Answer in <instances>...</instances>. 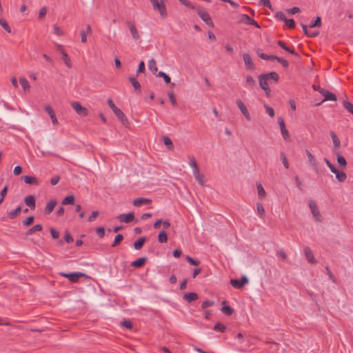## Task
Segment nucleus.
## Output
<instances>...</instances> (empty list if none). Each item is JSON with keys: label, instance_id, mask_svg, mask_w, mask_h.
<instances>
[{"label": "nucleus", "instance_id": "55", "mask_svg": "<svg viewBox=\"0 0 353 353\" xmlns=\"http://www.w3.org/2000/svg\"><path fill=\"white\" fill-rule=\"evenodd\" d=\"M168 97H169L172 104L174 106H176L177 105V101H176V99L175 98V95H174V92H169L168 93Z\"/></svg>", "mask_w": 353, "mask_h": 353}, {"label": "nucleus", "instance_id": "53", "mask_svg": "<svg viewBox=\"0 0 353 353\" xmlns=\"http://www.w3.org/2000/svg\"><path fill=\"white\" fill-rule=\"evenodd\" d=\"M285 23L286 26H288V27L290 29H293L295 28V21L292 19H286V20L285 21Z\"/></svg>", "mask_w": 353, "mask_h": 353}, {"label": "nucleus", "instance_id": "2", "mask_svg": "<svg viewBox=\"0 0 353 353\" xmlns=\"http://www.w3.org/2000/svg\"><path fill=\"white\" fill-rule=\"evenodd\" d=\"M153 8L160 13L161 16L165 17L167 16V10L165 6V1L166 0H150Z\"/></svg>", "mask_w": 353, "mask_h": 353}, {"label": "nucleus", "instance_id": "36", "mask_svg": "<svg viewBox=\"0 0 353 353\" xmlns=\"http://www.w3.org/2000/svg\"><path fill=\"white\" fill-rule=\"evenodd\" d=\"M19 82H20L24 91H27L30 89V85L29 84V82L27 81V79L25 77H21L19 79Z\"/></svg>", "mask_w": 353, "mask_h": 353}, {"label": "nucleus", "instance_id": "30", "mask_svg": "<svg viewBox=\"0 0 353 353\" xmlns=\"http://www.w3.org/2000/svg\"><path fill=\"white\" fill-rule=\"evenodd\" d=\"M43 227L41 224H37L26 232V235H32L36 232L41 231Z\"/></svg>", "mask_w": 353, "mask_h": 353}, {"label": "nucleus", "instance_id": "63", "mask_svg": "<svg viewBox=\"0 0 353 353\" xmlns=\"http://www.w3.org/2000/svg\"><path fill=\"white\" fill-rule=\"evenodd\" d=\"M246 83L251 86L255 85V81L251 75H248L246 77Z\"/></svg>", "mask_w": 353, "mask_h": 353}, {"label": "nucleus", "instance_id": "33", "mask_svg": "<svg viewBox=\"0 0 353 353\" xmlns=\"http://www.w3.org/2000/svg\"><path fill=\"white\" fill-rule=\"evenodd\" d=\"M257 187V192H258V196L259 199H263L266 196V192L263 187V185L259 183L256 185Z\"/></svg>", "mask_w": 353, "mask_h": 353}, {"label": "nucleus", "instance_id": "52", "mask_svg": "<svg viewBox=\"0 0 353 353\" xmlns=\"http://www.w3.org/2000/svg\"><path fill=\"white\" fill-rule=\"evenodd\" d=\"M264 107H265V108L266 110V112L269 114V116L270 117H274V109L272 107H270L268 105H267V104H265Z\"/></svg>", "mask_w": 353, "mask_h": 353}, {"label": "nucleus", "instance_id": "25", "mask_svg": "<svg viewBox=\"0 0 353 353\" xmlns=\"http://www.w3.org/2000/svg\"><path fill=\"white\" fill-rule=\"evenodd\" d=\"M146 261H147L146 257H141V258H139L138 259L135 260L134 261H133L131 265L136 268H141L144 265Z\"/></svg>", "mask_w": 353, "mask_h": 353}, {"label": "nucleus", "instance_id": "56", "mask_svg": "<svg viewBox=\"0 0 353 353\" xmlns=\"http://www.w3.org/2000/svg\"><path fill=\"white\" fill-rule=\"evenodd\" d=\"M185 259H186L187 261L192 265H199L200 264L199 261H196V260L192 259V257H190V256H187Z\"/></svg>", "mask_w": 353, "mask_h": 353}, {"label": "nucleus", "instance_id": "51", "mask_svg": "<svg viewBox=\"0 0 353 353\" xmlns=\"http://www.w3.org/2000/svg\"><path fill=\"white\" fill-rule=\"evenodd\" d=\"M321 25V19L320 17H317L316 20L310 24V28L320 27Z\"/></svg>", "mask_w": 353, "mask_h": 353}, {"label": "nucleus", "instance_id": "21", "mask_svg": "<svg viewBox=\"0 0 353 353\" xmlns=\"http://www.w3.org/2000/svg\"><path fill=\"white\" fill-rule=\"evenodd\" d=\"M25 203L28 205L30 209L35 208V197L33 195H29L26 196L24 199Z\"/></svg>", "mask_w": 353, "mask_h": 353}, {"label": "nucleus", "instance_id": "8", "mask_svg": "<svg viewBox=\"0 0 353 353\" xmlns=\"http://www.w3.org/2000/svg\"><path fill=\"white\" fill-rule=\"evenodd\" d=\"M268 81V79L265 77L264 74H261L259 77V85H260L261 88L265 92L266 95L268 96L270 94L271 90L269 87Z\"/></svg>", "mask_w": 353, "mask_h": 353}, {"label": "nucleus", "instance_id": "3", "mask_svg": "<svg viewBox=\"0 0 353 353\" xmlns=\"http://www.w3.org/2000/svg\"><path fill=\"white\" fill-rule=\"evenodd\" d=\"M125 24L131 33L132 39L134 41L140 40L141 35H140V33H139L138 29L136 27L134 22L128 20L125 21Z\"/></svg>", "mask_w": 353, "mask_h": 353}, {"label": "nucleus", "instance_id": "11", "mask_svg": "<svg viewBox=\"0 0 353 353\" xmlns=\"http://www.w3.org/2000/svg\"><path fill=\"white\" fill-rule=\"evenodd\" d=\"M305 154L307 157L309 165L313 168V170L316 172H317L318 165L316 159H315L314 156L308 150H305Z\"/></svg>", "mask_w": 353, "mask_h": 353}, {"label": "nucleus", "instance_id": "17", "mask_svg": "<svg viewBox=\"0 0 353 353\" xmlns=\"http://www.w3.org/2000/svg\"><path fill=\"white\" fill-rule=\"evenodd\" d=\"M21 179L27 184L34 185H39V180L37 179V178H36L34 176L26 175V176H23Z\"/></svg>", "mask_w": 353, "mask_h": 353}, {"label": "nucleus", "instance_id": "61", "mask_svg": "<svg viewBox=\"0 0 353 353\" xmlns=\"http://www.w3.org/2000/svg\"><path fill=\"white\" fill-rule=\"evenodd\" d=\"M96 232L100 238H103L105 235V228L103 227H99L96 229Z\"/></svg>", "mask_w": 353, "mask_h": 353}, {"label": "nucleus", "instance_id": "34", "mask_svg": "<svg viewBox=\"0 0 353 353\" xmlns=\"http://www.w3.org/2000/svg\"><path fill=\"white\" fill-rule=\"evenodd\" d=\"M330 135L332 137V139L333 141V144L335 148H339L341 146L340 140L338 138V137L336 135V134L334 132H330Z\"/></svg>", "mask_w": 353, "mask_h": 353}, {"label": "nucleus", "instance_id": "64", "mask_svg": "<svg viewBox=\"0 0 353 353\" xmlns=\"http://www.w3.org/2000/svg\"><path fill=\"white\" fill-rule=\"evenodd\" d=\"M275 17L278 19L283 21H285L286 20V19H287L286 17H285V14L284 13H283L282 12H276Z\"/></svg>", "mask_w": 353, "mask_h": 353}, {"label": "nucleus", "instance_id": "1", "mask_svg": "<svg viewBox=\"0 0 353 353\" xmlns=\"http://www.w3.org/2000/svg\"><path fill=\"white\" fill-rule=\"evenodd\" d=\"M107 103L109 105V107L112 109V110L114 112V114L117 117V118L124 123V122H126L128 121L126 116L125 114L119 108H117L115 104L114 103L113 101L111 99H108L107 101Z\"/></svg>", "mask_w": 353, "mask_h": 353}, {"label": "nucleus", "instance_id": "42", "mask_svg": "<svg viewBox=\"0 0 353 353\" xmlns=\"http://www.w3.org/2000/svg\"><path fill=\"white\" fill-rule=\"evenodd\" d=\"M163 143L170 150H172L174 148V145L172 143V140L168 137H163Z\"/></svg>", "mask_w": 353, "mask_h": 353}, {"label": "nucleus", "instance_id": "15", "mask_svg": "<svg viewBox=\"0 0 353 353\" xmlns=\"http://www.w3.org/2000/svg\"><path fill=\"white\" fill-rule=\"evenodd\" d=\"M243 59L245 63V68L248 70H254V64L253 63L252 59L250 55L248 53H244L243 54Z\"/></svg>", "mask_w": 353, "mask_h": 353}, {"label": "nucleus", "instance_id": "43", "mask_svg": "<svg viewBox=\"0 0 353 353\" xmlns=\"http://www.w3.org/2000/svg\"><path fill=\"white\" fill-rule=\"evenodd\" d=\"M0 26L8 33L11 32V28H10L8 22L3 19L0 18Z\"/></svg>", "mask_w": 353, "mask_h": 353}, {"label": "nucleus", "instance_id": "50", "mask_svg": "<svg viewBox=\"0 0 353 353\" xmlns=\"http://www.w3.org/2000/svg\"><path fill=\"white\" fill-rule=\"evenodd\" d=\"M257 212L261 217L265 215V209L261 203H257Z\"/></svg>", "mask_w": 353, "mask_h": 353}, {"label": "nucleus", "instance_id": "39", "mask_svg": "<svg viewBox=\"0 0 353 353\" xmlns=\"http://www.w3.org/2000/svg\"><path fill=\"white\" fill-rule=\"evenodd\" d=\"M148 67H149V69L152 72H153L154 73L157 72L158 68H157V63H156V61H155V60L154 59H151L149 61Z\"/></svg>", "mask_w": 353, "mask_h": 353}, {"label": "nucleus", "instance_id": "57", "mask_svg": "<svg viewBox=\"0 0 353 353\" xmlns=\"http://www.w3.org/2000/svg\"><path fill=\"white\" fill-rule=\"evenodd\" d=\"M281 160H282L284 167L286 169L289 168V163H288V159L283 152L281 153Z\"/></svg>", "mask_w": 353, "mask_h": 353}, {"label": "nucleus", "instance_id": "62", "mask_svg": "<svg viewBox=\"0 0 353 353\" xmlns=\"http://www.w3.org/2000/svg\"><path fill=\"white\" fill-rule=\"evenodd\" d=\"M214 301L210 300H205L202 303V308L205 309L214 305Z\"/></svg>", "mask_w": 353, "mask_h": 353}, {"label": "nucleus", "instance_id": "7", "mask_svg": "<svg viewBox=\"0 0 353 353\" xmlns=\"http://www.w3.org/2000/svg\"><path fill=\"white\" fill-rule=\"evenodd\" d=\"M197 13L199 16L202 19V20L205 22V23L210 26H213V22L211 19L209 14L203 8H199L197 10Z\"/></svg>", "mask_w": 353, "mask_h": 353}, {"label": "nucleus", "instance_id": "31", "mask_svg": "<svg viewBox=\"0 0 353 353\" xmlns=\"http://www.w3.org/2000/svg\"><path fill=\"white\" fill-rule=\"evenodd\" d=\"M336 174V178L340 182H343L347 179V175L343 171H339L336 169V172H334Z\"/></svg>", "mask_w": 353, "mask_h": 353}, {"label": "nucleus", "instance_id": "28", "mask_svg": "<svg viewBox=\"0 0 353 353\" xmlns=\"http://www.w3.org/2000/svg\"><path fill=\"white\" fill-rule=\"evenodd\" d=\"M61 54L62 55V60L63 61L65 65L68 68H72L71 61H70V59L69 58L67 52L65 51H62V53H61Z\"/></svg>", "mask_w": 353, "mask_h": 353}, {"label": "nucleus", "instance_id": "27", "mask_svg": "<svg viewBox=\"0 0 353 353\" xmlns=\"http://www.w3.org/2000/svg\"><path fill=\"white\" fill-rule=\"evenodd\" d=\"M145 241H146V238L145 237L139 238L134 243V249H136V250H141L143 248Z\"/></svg>", "mask_w": 353, "mask_h": 353}, {"label": "nucleus", "instance_id": "35", "mask_svg": "<svg viewBox=\"0 0 353 353\" xmlns=\"http://www.w3.org/2000/svg\"><path fill=\"white\" fill-rule=\"evenodd\" d=\"M21 206L17 207L14 210L10 211L8 213L9 218L11 219L16 218L21 213Z\"/></svg>", "mask_w": 353, "mask_h": 353}, {"label": "nucleus", "instance_id": "19", "mask_svg": "<svg viewBox=\"0 0 353 353\" xmlns=\"http://www.w3.org/2000/svg\"><path fill=\"white\" fill-rule=\"evenodd\" d=\"M241 21H244L246 24L251 25L256 28H260L258 23L254 19L250 18L248 14H242Z\"/></svg>", "mask_w": 353, "mask_h": 353}, {"label": "nucleus", "instance_id": "29", "mask_svg": "<svg viewBox=\"0 0 353 353\" xmlns=\"http://www.w3.org/2000/svg\"><path fill=\"white\" fill-rule=\"evenodd\" d=\"M129 81L132 83L134 90H138L140 92L141 86V84L139 83V82L137 80V79L134 77H130Z\"/></svg>", "mask_w": 353, "mask_h": 353}, {"label": "nucleus", "instance_id": "20", "mask_svg": "<svg viewBox=\"0 0 353 353\" xmlns=\"http://www.w3.org/2000/svg\"><path fill=\"white\" fill-rule=\"evenodd\" d=\"M304 253H305V256L307 260V261L310 263H316V261L315 260L314 257V255H313V253H312V251L311 250L310 248H305L304 249Z\"/></svg>", "mask_w": 353, "mask_h": 353}, {"label": "nucleus", "instance_id": "48", "mask_svg": "<svg viewBox=\"0 0 353 353\" xmlns=\"http://www.w3.org/2000/svg\"><path fill=\"white\" fill-rule=\"evenodd\" d=\"M53 32L57 36H62L64 34V32L57 25L53 26Z\"/></svg>", "mask_w": 353, "mask_h": 353}, {"label": "nucleus", "instance_id": "60", "mask_svg": "<svg viewBox=\"0 0 353 353\" xmlns=\"http://www.w3.org/2000/svg\"><path fill=\"white\" fill-rule=\"evenodd\" d=\"M277 61L280 63L285 68H288L289 67L288 61L286 59H284L283 58L279 57V59H277Z\"/></svg>", "mask_w": 353, "mask_h": 353}, {"label": "nucleus", "instance_id": "22", "mask_svg": "<svg viewBox=\"0 0 353 353\" xmlns=\"http://www.w3.org/2000/svg\"><path fill=\"white\" fill-rule=\"evenodd\" d=\"M277 44L279 46L282 48L285 51L290 52V54L295 55V56H299L298 52H296L294 50L291 49L289 47H288L287 45L285 43V42H283V41H281V40L278 41Z\"/></svg>", "mask_w": 353, "mask_h": 353}, {"label": "nucleus", "instance_id": "47", "mask_svg": "<svg viewBox=\"0 0 353 353\" xmlns=\"http://www.w3.org/2000/svg\"><path fill=\"white\" fill-rule=\"evenodd\" d=\"M189 165L193 168V170L199 168L197 162L196 161L194 157H188Z\"/></svg>", "mask_w": 353, "mask_h": 353}, {"label": "nucleus", "instance_id": "9", "mask_svg": "<svg viewBox=\"0 0 353 353\" xmlns=\"http://www.w3.org/2000/svg\"><path fill=\"white\" fill-rule=\"evenodd\" d=\"M278 123H279V127H280V129H281V134H282L283 138L285 141L289 140L290 134H289V132H288V130L286 129L284 119L282 117H279L278 118Z\"/></svg>", "mask_w": 353, "mask_h": 353}, {"label": "nucleus", "instance_id": "5", "mask_svg": "<svg viewBox=\"0 0 353 353\" xmlns=\"http://www.w3.org/2000/svg\"><path fill=\"white\" fill-rule=\"evenodd\" d=\"M71 106L79 115L81 117H86L88 115V110L85 107H83L79 102H72Z\"/></svg>", "mask_w": 353, "mask_h": 353}, {"label": "nucleus", "instance_id": "59", "mask_svg": "<svg viewBox=\"0 0 353 353\" xmlns=\"http://www.w3.org/2000/svg\"><path fill=\"white\" fill-rule=\"evenodd\" d=\"M99 212L98 211H93L91 215L88 217V222H92L94 221L96 218L99 216Z\"/></svg>", "mask_w": 353, "mask_h": 353}, {"label": "nucleus", "instance_id": "24", "mask_svg": "<svg viewBox=\"0 0 353 353\" xmlns=\"http://www.w3.org/2000/svg\"><path fill=\"white\" fill-rule=\"evenodd\" d=\"M198 294L195 292L186 293L183 296V299L188 303L198 299Z\"/></svg>", "mask_w": 353, "mask_h": 353}, {"label": "nucleus", "instance_id": "4", "mask_svg": "<svg viewBox=\"0 0 353 353\" xmlns=\"http://www.w3.org/2000/svg\"><path fill=\"white\" fill-rule=\"evenodd\" d=\"M59 274L65 278L68 279L69 281L72 283H77L79 278L85 276V274L82 272H72V273L60 272Z\"/></svg>", "mask_w": 353, "mask_h": 353}, {"label": "nucleus", "instance_id": "40", "mask_svg": "<svg viewBox=\"0 0 353 353\" xmlns=\"http://www.w3.org/2000/svg\"><path fill=\"white\" fill-rule=\"evenodd\" d=\"M158 241L160 243H166L168 241V235L165 231H161L159 232L158 236Z\"/></svg>", "mask_w": 353, "mask_h": 353}, {"label": "nucleus", "instance_id": "14", "mask_svg": "<svg viewBox=\"0 0 353 353\" xmlns=\"http://www.w3.org/2000/svg\"><path fill=\"white\" fill-rule=\"evenodd\" d=\"M319 92L324 97L323 101H336V96L328 90H326L323 88H319Z\"/></svg>", "mask_w": 353, "mask_h": 353}, {"label": "nucleus", "instance_id": "44", "mask_svg": "<svg viewBox=\"0 0 353 353\" xmlns=\"http://www.w3.org/2000/svg\"><path fill=\"white\" fill-rule=\"evenodd\" d=\"M123 240V236L121 234H117L114 240L113 243L111 245L112 247H116Z\"/></svg>", "mask_w": 353, "mask_h": 353}, {"label": "nucleus", "instance_id": "37", "mask_svg": "<svg viewBox=\"0 0 353 353\" xmlns=\"http://www.w3.org/2000/svg\"><path fill=\"white\" fill-rule=\"evenodd\" d=\"M74 197L72 195H70V196L65 197L61 202L62 205H68V204L74 205Z\"/></svg>", "mask_w": 353, "mask_h": 353}, {"label": "nucleus", "instance_id": "10", "mask_svg": "<svg viewBox=\"0 0 353 353\" xmlns=\"http://www.w3.org/2000/svg\"><path fill=\"white\" fill-rule=\"evenodd\" d=\"M248 282L246 276H243L241 279H230V284L236 289L242 288L245 283Z\"/></svg>", "mask_w": 353, "mask_h": 353}, {"label": "nucleus", "instance_id": "12", "mask_svg": "<svg viewBox=\"0 0 353 353\" xmlns=\"http://www.w3.org/2000/svg\"><path fill=\"white\" fill-rule=\"evenodd\" d=\"M236 104H237L238 108L241 110L242 114L245 117V118L248 121H250L251 120L250 114L249 111L248 110L246 106L243 103V101L240 99H238V100H236Z\"/></svg>", "mask_w": 353, "mask_h": 353}, {"label": "nucleus", "instance_id": "6", "mask_svg": "<svg viewBox=\"0 0 353 353\" xmlns=\"http://www.w3.org/2000/svg\"><path fill=\"white\" fill-rule=\"evenodd\" d=\"M309 206H310L311 212H312L313 216L315 218L316 221L321 222L322 221L321 215L319 212L318 206L316 204L315 201L313 200H310Z\"/></svg>", "mask_w": 353, "mask_h": 353}, {"label": "nucleus", "instance_id": "13", "mask_svg": "<svg viewBox=\"0 0 353 353\" xmlns=\"http://www.w3.org/2000/svg\"><path fill=\"white\" fill-rule=\"evenodd\" d=\"M117 218L121 222L129 223L134 221V214L133 212H130L128 214H121L119 215Z\"/></svg>", "mask_w": 353, "mask_h": 353}, {"label": "nucleus", "instance_id": "45", "mask_svg": "<svg viewBox=\"0 0 353 353\" xmlns=\"http://www.w3.org/2000/svg\"><path fill=\"white\" fill-rule=\"evenodd\" d=\"M336 156H337L338 163L341 166L345 167L347 165V161H346L345 159L342 155H341L339 152L336 153Z\"/></svg>", "mask_w": 353, "mask_h": 353}, {"label": "nucleus", "instance_id": "32", "mask_svg": "<svg viewBox=\"0 0 353 353\" xmlns=\"http://www.w3.org/2000/svg\"><path fill=\"white\" fill-rule=\"evenodd\" d=\"M264 74L268 80L271 79L275 82H277L279 79V74L275 72H271Z\"/></svg>", "mask_w": 353, "mask_h": 353}, {"label": "nucleus", "instance_id": "26", "mask_svg": "<svg viewBox=\"0 0 353 353\" xmlns=\"http://www.w3.org/2000/svg\"><path fill=\"white\" fill-rule=\"evenodd\" d=\"M226 301H222V308H221V311L223 314L228 315V316H230L233 314L234 312V310L233 308H232L230 306H228V305H225L226 304Z\"/></svg>", "mask_w": 353, "mask_h": 353}, {"label": "nucleus", "instance_id": "46", "mask_svg": "<svg viewBox=\"0 0 353 353\" xmlns=\"http://www.w3.org/2000/svg\"><path fill=\"white\" fill-rule=\"evenodd\" d=\"M157 76L159 77H162L166 83H170L171 81L170 77L163 72H159Z\"/></svg>", "mask_w": 353, "mask_h": 353}, {"label": "nucleus", "instance_id": "58", "mask_svg": "<svg viewBox=\"0 0 353 353\" xmlns=\"http://www.w3.org/2000/svg\"><path fill=\"white\" fill-rule=\"evenodd\" d=\"M324 161L327 167L330 169L331 172H336V168H335V166L327 159H325Z\"/></svg>", "mask_w": 353, "mask_h": 353}, {"label": "nucleus", "instance_id": "49", "mask_svg": "<svg viewBox=\"0 0 353 353\" xmlns=\"http://www.w3.org/2000/svg\"><path fill=\"white\" fill-rule=\"evenodd\" d=\"M34 220V217L33 216H28L25 220L23 221V225L25 226L30 225Z\"/></svg>", "mask_w": 353, "mask_h": 353}, {"label": "nucleus", "instance_id": "54", "mask_svg": "<svg viewBox=\"0 0 353 353\" xmlns=\"http://www.w3.org/2000/svg\"><path fill=\"white\" fill-rule=\"evenodd\" d=\"M46 13H47V8L46 7L41 8L39 12V16H38L39 19H42L43 18H44L46 15Z\"/></svg>", "mask_w": 353, "mask_h": 353}, {"label": "nucleus", "instance_id": "41", "mask_svg": "<svg viewBox=\"0 0 353 353\" xmlns=\"http://www.w3.org/2000/svg\"><path fill=\"white\" fill-rule=\"evenodd\" d=\"M344 108L350 114H353V104L350 101H345L343 103Z\"/></svg>", "mask_w": 353, "mask_h": 353}, {"label": "nucleus", "instance_id": "38", "mask_svg": "<svg viewBox=\"0 0 353 353\" xmlns=\"http://www.w3.org/2000/svg\"><path fill=\"white\" fill-rule=\"evenodd\" d=\"M213 330L216 332H224L226 330V326L219 322L214 325Z\"/></svg>", "mask_w": 353, "mask_h": 353}, {"label": "nucleus", "instance_id": "23", "mask_svg": "<svg viewBox=\"0 0 353 353\" xmlns=\"http://www.w3.org/2000/svg\"><path fill=\"white\" fill-rule=\"evenodd\" d=\"M56 205H57V201L55 200L50 201L44 209L45 214H50L53 211Z\"/></svg>", "mask_w": 353, "mask_h": 353}, {"label": "nucleus", "instance_id": "16", "mask_svg": "<svg viewBox=\"0 0 353 353\" xmlns=\"http://www.w3.org/2000/svg\"><path fill=\"white\" fill-rule=\"evenodd\" d=\"M45 110L49 114L52 123L54 125H58L59 124V121H58V120H57V119L56 117L55 112H54V110L52 109V108L50 105H46L45 106Z\"/></svg>", "mask_w": 353, "mask_h": 353}, {"label": "nucleus", "instance_id": "18", "mask_svg": "<svg viewBox=\"0 0 353 353\" xmlns=\"http://www.w3.org/2000/svg\"><path fill=\"white\" fill-rule=\"evenodd\" d=\"M152 201L149 199H145V198H137L133 200V205L136 207H140L143 205H147L151 203Z\"/></svg>", "mask_w": 353, "mask_h": 353}]
</instances>
